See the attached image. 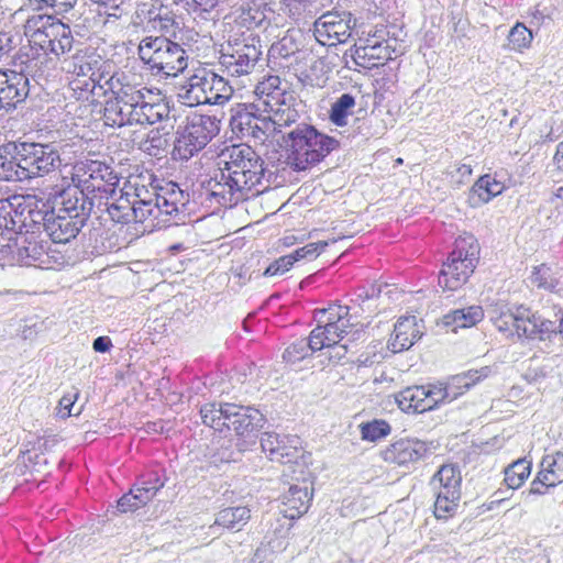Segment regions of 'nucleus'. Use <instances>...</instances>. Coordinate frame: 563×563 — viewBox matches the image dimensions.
<instances>
[{"mask_svg":"<svg viewBox=\"0 0 563 563\" xmlns=\"http://www.w3.org/2000/svg\"><path fill=\"white\" fill-rule=\"evenodd\" d=\"M531 472V462L527 459H519L505 470V483L508 488L517 489L528 478Z\"/></svg>","mask_w":563,"mask_h":563,"instance_id":"09e8293b","label":"nucleus"},{"mask_svg":"<svg viewBox=\"0 0 563 563\" xmlns=\"http://www.w3.org/2000/svg\"><path fill=\"white\" fill-rule=\"evenodd\" d=\"M306 340L313 353L322 349L336 346L343 339L338 334H334V331L328 330L321 324H318Z\"/></svg>","mask_w":563,"mask_h":563,"instance_id":"de8ad7c7","label":"nucleus"},{"mask_svg":"<svg viewBox=\"0 0 563 563\" xmlns=\"http://www.w3.org/2000/svg\"><path fill=\"white\" fill-rule=\"evenodd\" d=\"M313 496L312 483L306 478L290 484L288 492L283 496L285 516L295 519L306 514Z\"/></svg>","mask_w":563,"mask_h":563,"instance_id":"b1692460","label":"nucleus"},{"mask_svg":"<svg viewBox=\"0 0 563 563\" xmlns=\"http://www.w3.org/2000/svg\"><path fill=\"white\" fill-rule=\"evenodd\" d=\"M316 319L318 324L334 331V334L342 339L351 334L353 340H356L364 334V331L357 328L358 323L352 321L349 306L330 305L327 309L317 310Z\"/></svg>","mask_w":563,"mask_h":563,"instance_id":"6ab92c4d","label":"nucleus"},{"mask_svg":"<svg viewBox=\"0 0 563 563\" xmlns=\"http://www.w3.org/2000/svg\"><path fill=\"white\" fill-rule=\"evenodd\" d=\"M167 145L166 139L158 131L152 130L145 140L140 143V150L150 156H159Z\"/></svg>","mask_w":563,"mask_h":563,"instance_id":"13d9d810","label":"nucleus"},{"mask_svg":"<svg viewBox=\"0 0 563 563\" xmlns=\"http://www.w3.org/2000/svg\"><path fill=\"white\" fill-rule=\"evenodd\" d=\"M152 29L158 31V37L177 38V34L181 32V21L175 13L167 8H161L157 13L150 11V21Z\"/></svg>","mask_w":563,"mask_h":563,"instance_id":"e433bc0d","label":"nucleus"},{"mask_svg":"<svg viewBox=\"0 0 563 563\" xmlns=\"http://www.w3.org/2000/svg\"><path fill=\"white\" fill-rule=\"evenodd\" d=\"M120 177L114 169L104 162L98 159H84L73 167L71 183L66 189H77L88 202L92 212L93 208L101 209L103 199H111L117 194Z\"/></svg>","mask_w":563,"mask_h":563,"instance_id":"423d86ee","label":"nucleus"},{"mask_svg":"<svg viewBox=\"0 0 563 563\" xmlns=\"http://www.w3.org/2000/svg\"><path fill=\"white\" fill-rule=\"evenodd\" d=\"M97 66L98 62L91 60L82 51H77L71 56L65 57L62 63V69L75 75V78L95 76V73L101 71Z\"/></svg>","mask_w":563,"mask_h":563,"instance_id":"58836bf2","label":"nucleus"},{"mask_svg":"<svg viewBox=\"0 0 563 563\" xmlns=\"http://www.w3.org/2000/svg\"><path fill=\"white\" fill-rule=\"evenodd\" d=\"M328 246L327 242H313L308 243L302 247L295 250L290 253V257H294V263L301 260H314L325 247Z\"/></svg>","mask_w":563,"mask_h":563,"instance_id":"e2e57ef3","label":"nucleus"},{"mask_svg":"<svg viewBox=\"0 0 563 563\" xmlns=\"http://www.w3.org/2000/svg\"><path fill=\"white\" fill-rule=\"evenodd\" d=\"M563 483V452L556 451L543 456L540 471L530 484L529 494L544 495L549 488Z\"/></svg>","mask_w":563,"mask_h":563,"instance_id":"412c9836","label":"nucleus"},{"mask_svg":"<svg viewBox=\"0 0 563 563\" xmlns=\"http://www.w3.org/2000/svg\"><path fill=\"white\" fill-rule=\"evenodd\" d=\"M351 13L327 12L314 22V37L322 45L345 43L352 34Z\"/></svg>","mask_w":563,"mask_h":563,"instance_id":"dca6fc26","label":"nucleus"},{"mask_svg":"<svg viewBox=\"0 0 563 563\" xmlns=\"http://www.w3.org/2000/svg\"><path fill=\"white\" fill-rule=\"evenodd\" d=\"M519 308L512 312L510 310L501 311L494 318L495 328L507 338L517 336L518 333Z\"/></svg>","mask_w":563,"mask_h":563,"instance_id":"5fc2aeb1","label":"nucleus"},{"mask_svg":"<svg viewBox=\"0 0 563 563\" xmlns=\"http://www.w3.org/2000/svg\"><path fill=\"white\" fill-rule=\"evenodd\" d=\"M203 184L206 200L210 203L216 202L218 207H233L239 201L246 199L240 189L232 188V181L222 167Z\"/></svg>","mask_w":563,"mask_h":563,"instance_id":"4be33fe9","label":"nucleus"},{"mask_svg":"<svg viewBox=\"0 0 563 563\" xmlns=\"http://www.w3.org/2000/svg\"><path fill=\"white\" fill-rule=\"evenodd\" d=\"M260 38L255 36L243 37L228 42L219 57L222 70L231 77H242L251 74L260 62L263 49Z\"/></svg>","mask_w":563,"mask_h":563,"instance_id":"f8f14e48","label":"nucleus"},{"mask_svg":"<svg viewBox=\"0 0 563 563\" xmlns=\"http://www.w3.org/2000/svg\"><path fill=\"white\" fill-rule=\"evenodd\" d=\"M135 108L125 103H119L110 99L106 100L103 109V120L109 126H123L135 124L134 121Z\"/></svg>","mask_w":563,"mask_h":563,"instance_id":"4c0bfd02","label":"nucleus"},{"mask_svg":"<svg viewBox=\"0 0 563 563\" xmlns=\"http://www.w3.org/2000/svg\"><path fill=\"white\" fill-rule=\"evenodd\" d=\"M221 0H184L186 10L205 21L216 20L219 15L218 7Z\"/></svg>","mask_w":563,"mask_h":563,"instance_id":"8fccbe9b","label":"nucleus"},{"mask_svg":"<svg viewBox=\"0 0 563 563\" xmlns=\"http://www.w3.org/2000/svg\"><path fill=\"white\" fill-rule=\"evenodd\" d=\"M280 141L295 170H306L320 163L340 145L334 137L319 132L313 125L305 122L283 133Z\"/></svg>","mask_w":563,"mask_h":563,"instance_id":"20e7f679","label":"nucleus"},{"mask_svg":"<svg viewBox=\"0 0 563 563\" xmlns=\"http://www.w3.org/2000/svg\"><path fill=\"white\" fill-rule=\"evenodd\" d=\"M229 407H232L231 402H209L200 408V417L202 422L218 431H222L227 428Z\"/></svg>","mask_w":563,"mask_h":563,"instance_id":"79ce46f5","label":"nucleus"},{"mask_svg":"<svg viewBox=\"0 0 563 563\" xmlns=\"http://www.w3.org/2000/svg\"><path fill=\"white\" fill-rule=\"evenodd\" d=\"M25 205L24 197H18V201H15L13 211L11 212V218L9 219V225L7 228L8 231L15 232L18 234H23L25 224L23 222V211Z\"/></svg>","mask_w":563,"mask_h":563,"instance_id":"0e129e2a","label":"nucleus"},{"mask_svg":"<svg viewBox=\"0 0 563 563\" xmlns=\"http://www.w3.org/2000/svg\"><path fill=\"white\" fill-rule=\"evenodd\" d=\"M391 53L388 45L374 43L355 47L352 57L357 66L364 69H373L383 66L385 62L391 59Z\"/></svg>","mask_w":563,"mask_h":563,"instance_id":"7c9ffc66","label":"nucleus"},{"mask_svg":"<svg viewBox=\"0 0 563 563\" xmlns=\"http://www.w3.org/2000/svg\"><path fill=\"white\" fill-rule=\"evenodd\" d=\"M220 164L232 181V188L240 189L246 198L253 190L260 194L269 186L268 180L263 186L264 159L247 144L232 145L223 150Z\"/></svg>","mask_w":563,"mask_h":563,"instance_id":"39448f33","label":"nucleus"},{"mask_svg":"<svg viewBox=\"0 0 563 563\" xmlns=\"http://www.w3.org/2000/svg\"><path fill=\"white\" fill-rule=\"evenodd\" d=\"M312 351L309 347V343L306 339L297 340L291 343L284 352L283 357L289 363L299 362L307 356L311 355Z\"/></svg>","mask_w":563,"mask_h":563,"instance_id":"680f3d73","label":"nucleus"},{"mask_svg":"<svg viewBox=\"0 0 563 563\" xmlns=\"http://www.w3.org/2000/svg\"><path fill=\"white\" fill-rule=\"evenodd\" d=\"M538 319L536 314H531L530 310L523 307L519 308L518 319V338L538 339Z\"/></svg>","mask_w":563,"mask_h":563,"instance_id":"864d4df0","label":"nucleus"},{"mask_svg":"<svg viewBox=\"0 0 563 563\" xmlns=\"http://www.w3.org/2000/svg\"><path fill=\"white\" fill-rule=\"evenodd\" d=\"M78 0H30L33 9L38 11H48L51 10V14L62 15L65 18L66 14L70 13Z\"/></svg>","mask_w":563,"mask_h":563,"instance_id":"3c124183","label":"nucleus"},{"mask_svg":"<svg viewBox=\"0 0 563 563\" xmlns=\"http://www.w3.org/2000/svg\"><path fill=\"white\" fill-rule=\"evenodd\" d=\"M111 199L102 200L101 212H107L112 221L117 223L132 222L133 203L131 202V192L123 189H117V194L111 195Z\"/></svg>","mask_w":563,"mask_h":563,"instance_id":"c85d7f7f","label":"nucleus"},{"mask_svg":"<svg viewBox=\"0 0 563 563\" xmlns=\"http://www.w3.org/2000/svg\"><path fill=\"white\" fill-rule=\"evenodd\" d=\"M461 471L454 464H444L430 479V487L435 496L434 515L448 518L457 507L461 498Z\"/></svg>","mask_w":563,"mask_h":563,"instance_id":"ddd939ff","label":"nucleus"},{"mask_svg":"<svg viewBox=\"0 0 563 563\" xmlns=\"http://www.w3.org/2000/svg\"><path fill=\"white\" fill-rule=\"evenodd\" d=\"M227 429L233 430L240 452L250 450L256 443L258 433L266 422L265 416L256 408L232 404L227 415Z\"/></svg>","mask_w":563,"mask_h":563,"instance_id":"4468645a","label":"nucleus"},{"mask_svg":"<svg viewBox=\"0 0 563 563\" xmlns=\"http://www.w3.org/2000/svg\"><path fill=\"white\" fill-rule=\"evenodd\" d=\"M290 90L282 87V80L278 76H268L255 87L257 104L265 108L269 104H276V100L285 96Z\"/></svg>","mask_w":563,"mask_h":563,"instance_id":"a19ab883","label":"nucleus"},{"mask_svg":"<svg viewBox=\"0 0 563 563\" xmlns=\"http://www.w3.org/2000/svg\"><path fill=\"white\" fill-rule=\"evenodd\" d=\"M221 121L216 115L192 114L185 125L175 133L172 157L174 161H188L202 151L220 132Z\"/></svg>","mask_w":563,"mask_h":563,"instance_id":"9d476101","label":"nucleus"},{"mask_svg":"<svg viewBox=\"0 0 563 563\" xmlns=\"http://www.w3.org/2000/svg\"><path fill=\"white\" fill-rule=\"evenodd\" d=\"M147 503L139 501V493L133 487L129 493L124 494L117 503V509L120 512L134 511L145 506Z\"/></svg>","mask_w":563,"mask_h":563,"instance_id":"338daca9","label":"nucleus"},{"mask_svg":"<svg viewBox=\"0 0 563 563\" xmlns=\"http://www.w3.org/2000/svg\"><path fill=\"white\" fill-rule=\"evenodd\" d=\"M104 95L110 92V100L136 107L139 102H143L144 92L135 85L126 80L124 74L114 73L104 80Z\"/></svg>","mask_w":563,"mask_h":563,"instance_id":"bb28decb","label":"nucleus"},{"mask_svg":"<svg viewBox=\"0 0 563 563\" xmlns=\"http://www.w3.org/2000/svg\"><path fill=\"white\" fill-rule=\"evenodd\" d=\"M274 14L272 5L264 0H252L242 7L241 20L249 29L264 27Z\"/></svg>","mask_w":563,"mask_h":563,"instance_id":"f704fd0d","label":"nucleus"},{"mask_svg":"<svg viewBox=\"0 0 563 563\" xmlns=\"http://www.w3.org/2000/svg\"><path fill=\"white\" fill-rule=\"evenodd\" d=\"M355 97L351 93H343L331 104L329 112L330 121L338 125L344 126L347 124V118L353 112L355 107Z\"/></svg>","mask_w":563,"mask_h":563,"instance_id":"c03bdc74","label":"nucleus"},{"mask_svg":"<svg viewBox=\"0 0 563 563\" xmlns=\"http://www.w3.org/2000/svg\"><path fill=\"white\" fill-rule=\"evenodd\" d=\"M158 217L178 216L185 213L186 205L189 202V195L185 194L179 186L173 181L159 187L154 199Z\"/></svg>","mask_w":563,"mask_h":563,"instance_id":"393cba45","label":"nucleus"},{"mask_svg":"<svg viewBox=\"0 0 563 563\" xmlns=\"http://www.w3.org/2000/svg\"><path fill=\"white\" fill-rule=\"evenodd\" d=\"M53 207L49 206L48 202L43 200H35L32 198L31 202V235H35L36 233H41L44 231L46 233V223L49 221L51 212H53Z\"/></svg>","mask_w":563,"mask_h":563,"instance_id":"49530a36","label":"nucleus"},{"mask_svg":"<svg viewBox=\"0 0 563 563\" xmlns=\"http://www.w3.org/2000/svg\"><path fill=\"white\" fill-rule=\"evenodd\" d=\"M481 246L477 239L471 233L459 235L448 258L465 264L467 268L476 267L479 263Z\"/></svg>","mask_w":563,"mask_h":563,"instance_id":"c756f323","label":"nucleus"},{"mask_svg":"<svg viewBox=\"0 0 563 563\" xmlns=\"http://www.w3.org/2000/svg\"><path fill=\"white\" fill-rule=\"evenodd\" d=\"M62 165L53 143L8 142L0 146V180L24 181L44 177Z\"/></svg>","mask_w":563,"mask_h":563,"instance_id":"f257e3e1","label":"nucleus"},{"mask_svg":"<svg viewBox=\"0 0 563 563\" xmlns=\"http://www.w3.org/2000/svg\"><path fill=\"white\" fill-rule=\"evenodd\" d=\"M131 202L133 203L134 213L132 214V221L143 223L150 217L158 218L155 200H137L131 198Z\"/></svg>","mask_w":563,"mask_h":563,"instance_id":"bf43d9fd","label":"nucleus"},{"mask_svg":"<svg viewBox=\"0 0 563 563\" xmlns=\"http://www.w3.org/2000/svg\"><path fill=\"white\" fill-rule=\"evenodd\" d=\"M428 446L416 439H400L383 451L384 461L399 466L416 463L426 456Z\"/></svg>","mask_w":563,"mask_h":563,"instance_id":"5701e85b","label":"nucleus"},{"mask_svg":"<svg viewBox=\"0 0 563 563\" xmlns=\"http://www.w3.org/2000/svg\"><path fill=\"white\" fill-rule=\"evenodd\" d=\"M107 78L108 77H106L103 71H97V73H95V76H87L86 78H75L70 82V86L74 91L80 90L81 96L84 93H91V95L99 96V93L97 92V89L102 90L104 92V89H106L104 80Z\"/></svg>","mask_w":563,"mask_h":563,"instance_id":"603ef678","label":"nucleus"},{"mask_svg":"<svg viewBox=\"0 0 563 563\" xmlns=\"http://www.w3.org/2000/svg\"><path fill=\"white\" fill-rule=\"evenodd\" d=\"M47 253L43 241L35 235H22L16 240L15 260L21 266H38L47 264Z\"/></svg>","mask_w":563,"mask_h":563,"instance_id":"cd10ccee","label":"nucleus"},{"mask_svg":"<svg viewBox=\"0 0 563 563\" xmlns=\"http://www.w3.org/2000/svg\"><path fill=\"white\" fill-rule=\"evenodd\" d=\"M48 60L45 55L34 56L32 48L20 47L13 56V68L0 69V111L16 109L30 95V80L42 85L48 81Z\"/></svg>","mask_w":563,"mask_h":563,"instance_id":"f03ea898","label":"nucleus"},{"mask_svg":"<svg viewBox=\"0 0 563 563\" xmlns=\"http://www.w3.org/2000/svg\"><path fill=\"white\" fill-rule=\"evenodd\" d=\"M494 373L495 371L492 366H483L478 369H470L450 377L445 384L437 385L442 402L448 404L453 401L471 387L489 377Z\"/></svg>","mask_w":563,"mask_h":563,"instance_id":"aec40b11","label":"nucleus"},{"mask_svg":"<svg viewBox=\"0 0 563 563\" xmlns=\"http://www.w3.org/2000/svg\"><path fill=\"white\" fill-rule=\"evenodd\" d=\"M230 126L241 140L255 144H264L274 135V126L261 104L255 102H239L231 110Z\"/></svg>","mask_w":563,"mask_h":563,"instance_id":"9b49d317","label":"nucleus"},{"mask_svg":"<svg viewBox=\"0 0 563 563\" xmlns=\"http://www.w3.org/2000/svg\"><path fill=\"white\" fill-rule=\"evenodd\" d=\"M299 52V45L295 42L292 36H284L269 48L271 56L280 57L284 59L295 56Z\"/></svg>","mask_w":563,"mask_h":563,"instance_id":"052dcab7","label":"nucleus"},{"mask_svg":"<svg viewBox=\"0 0 563 563\" xmlns=\"http://www.w3.org/2000/svg\"><path fill=\"white\" fill-rule=\"evenodd\" d=\"M484 311L479 306H471L463 309H455L443 317V324L452 327L453 331L457 328H470L482 321Z\"/></svg>","mask_w":563,"mask_h":563,"instance_id":"ea45409f","label":"nucleus"},{"mask_svg":"<svg viewBox=\"0 0 563 563\" xmlns=\"http://www.w3.org/2000/svg\"><path fill=\"white\" fill-rule=\"evenodd\" d=\"M303 103L298 99L295 91L290 90L285 96L276 100V104H269L264 108L269 122L274 126V135L286 133L284 129L299 124Z\"/></svg>","mask_w":563,"mask_h":563,"instance_id":"f3484780","label":"nucleus"},{"mask_svg":"<svg viewBox=\"0 0 563 563\" xmlns=\"http://www.w3.org/2000/svg\"><path fill=\"white\" fill-rule=\"evenodd\" d=\"M504 189L505 185L503 183L497 181L490 175H484L472 187L468 201L472 207H478L500 195Z\"/></svg>","mask_w":563,"mask_h":563,"instance_id":"72a5a7b5","label":"nucleus"},{"mask_svg":"<svg viewBox=\"0 0 563 563\" xmlns=\"http://www.w3.org/2000/svg\"><path fill=\"white\" fill-rule=\"evenodd\" d=\"M532 38V32L522 23H517L509 32L508 46L520 52L530 45Z\"/></svg>","mask_w":563,"mask_h":563,"instance_id":"6e6d98bb","label":"nucleus"},{"mask_svg":"<svg viewBox=\"0 0 563 563\" xmlns=\"http://www.w3.org/2000/svg\"><path fill=\"white\" fill-rule=\"evenodd\" d=\"M140 59L154 75L175 77L188 66V55L180 44L165 37H144L137 48Z\"/></svg>","mask_w":563,"mask_h":563,"instance_id":"1a4fd4ad","label":"nucleus"},{"mask_svg":"<svg viewBox=\"0 0 563 563\" xmlns=\"http://www.w3.org/2000/svg\"><path fill=\"white\" fill-rule=\"evenodd\" d=\"M59 208L53 209L46 223V234L54 243H68L75 239L90 218L88 202L77 189H63Z\"/></svg>","mask_w":563,"mask_h":563,"instance_id":"0eeeda50","label":"nucleus"},{"mask_svg":"<svg viewBox=\"0 0 563 563\" xmlns=\"http://www.w3.org/2000/svg\"><path fill=\"white\" fill-rule=\"evenodd\" d=\"M233 87L222 76L208 68H198L179 88V100L188 106H223L233 96Z\"/></svg>","mask_w":563,"mask_h":563,"instance_id":"6e6552de","label":"nucleus"},{"mask_svg":"<svg viewBox=\"0 0 563 563\" xmlns=\"http://www.w3.org/2000/svg\"><path fill=\"white\" fill-rule=\"evenodd\" d=\"M390 426L385 420H374L361 424V434L363 440L371 442L378 441L390 433Z\"/></svg>","mask_w":563,"mask_h":563,"instance_id":"4d7b16f0","label":"nucleus"},{"mask_svg":"<svg viewBox=\"0 0 563 563\" xmlns=\"http://www.w3.org/2000/svg\"><path fill=\"white\" fill-rule=\"evenodd\" d=\"M475 268H467L465 264L448 258L439 274V286L444 290H456L468 280Z\"/></svg>","mask_w":563,"mask_h":563,"instance_id":"2f4dec72","label":"nucleus"},{"mask_svg":"<svg viewBox=\"0 0 563 563\" xmlns=\"http://www.w3.org/2000/svg\"><path fill=\"white\" fill-rule=\"evenodd\" d=\"M298 435H286L277 432H264L261 437V446L271 461L282 464L297 463L302 457L303 449Z\"/></svg>","mask_w":563,"mask_h":563,"instance_id":"2eb2a0df","label":"nucleus"},{"mask_svg":"<svg viewBox=\"0 0 563 563\" xmlns=\"http://www.w3.org/2000/svg\"><path fill=\"white\" fill-rule=\"evenodd\" d=\"M437 385L409 386L396 396L398 407L405 412L422 413L443 405Z\"/></svg>","mask_w":563,"mask_h":563,"instance_id":"a211bd4d","label":"nucleus"},{"mask_svg":"<svg viewBox=\"0 0 563 563\" xmlns=\"http://www.w3.org/2000/svg\"><path fill=\"white\" fill-rule=\"evenodd\" d=\"M162 487H164V481L154 471L144 474L134 485L135 492L139 493V501L147 504Z\"/></svg>","mask_w":563,"mask_h":563,"instance_id":"a18cd8bd","label":"nucleus"},{"mask_svg":"<svg viewBox=\"0 0 563 563\" xmlns=\"http://www.w3.org/2000/svg\"><path fill=\"white\" fill-rule=\"evenodd\" d=\"M530 279L538 288H543L550 291H556L563 285V274L554 272L547 264L533 267Z\"/></svg>","mask_w":563,"mask_h":563,"instance_id":"37998d69","label":"nucleus"},{"mask_svg":"<svg viewBox=\"0 0 563 563\" xmlns=\"http://www.w3.org/2000/svg\"><path fill=\"white\" fill-rule=\"evenodd\" d=\"M382 292V285L369 284L357 287L353 292L352 301L362 306L365 301L378 298Z\"/></svg>","mask_w":563,"mask_h":563,"instance_id":"69168bd1","label":"nucleus"},{"mask_svg":"<svg viewBox=\"0 0 563 563\" xmlns=\"http://www.w3.org/2000/svg\"><path fill=\"white\" fill-rule=\"evenodd\" d=\"M24 35L27 37V44L21 47L32 48L34 56L45 55L49 62L48 79L55 76V57L68 54L73 48L74 37L68 25L59 20H55L48 13L30 15L24 24Z\"/></svg>","mask_w":563,"mask_h":563,"instance_id":"7ed1b4c3","label":"nucleus"},{"mask_svg":"<svg viewBox=\"0 0 563 563\" xmlns=\"http://www.w3.org/2000/svg\"><path fill=\"white\" fill-rule=\"evenodd\" d=\"M170 109L167 102L161 100L158 102H147L145 95L143 96V102H139L134 111L135 124H155L157 122L167 119Z\"/></svg>","mask_w":563,"mask_h":563,"instance_id":"c9c22d12","label":"nucleus"},{"mask_svg":"<svg viewBox=\"0 0 563 563\" xmlns=\"http://www.w3.org/2000/svg\"><path fill=\"white\" fill-rule=\"evenodd\" d=\"M422 335L415 316L400 317L394 325V331L388 341V349L393 353H400L410 349Z\"/></svg>","mask_w":563,"mask_h":563,"instance_id":"a878e982","label":"nucleus"},{"mask_svg":"<svg viewBox=\"0 0 563 563\" xmlns=\"http://www.w3.org/2000/svg\"><path fill=\"white\" fill-rule=\"evenodd\" d=\"M251 519V510L245 506L228 507L216 514L214 522L210 526L212 533L219 529L241 531Z\"/></svg>","mask_w":563,"mask_h":563,"instance_id":"473e14b6","label":"nucleus"},{"mask_svg":"<svg viewBox=\"0 0 563 563\" xmlns=\"http://www.w3.org/2000/svg\"><path fill=\"white\" fill-rule=\"evenodd\" d=\"M294 265V257L290 255H284L279 258L275 260L264 271V276H277L286 273Z\"/></svg>","mask_w":563,"mask_h":563,"instance_id":"774afa93","label":"nucleus"}]
</instances>
